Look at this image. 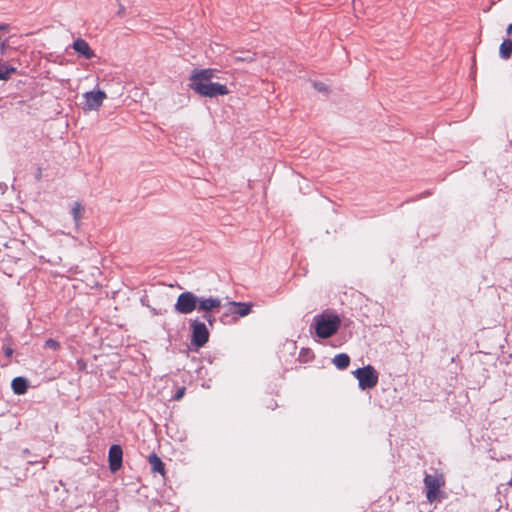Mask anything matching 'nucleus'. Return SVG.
Here are the masks:
<instances>
[{"instance_id":"obj_15","label":"nucleus","mask_w":512,"mask_h":512,"mask_svg":"<svg viewBox=\"0 0 512 512\" xmlns=\"http://www.w3.org/2000/svg\"><path fill=\"white\" fill-rule=\"evenodd\" d=\"M84 206L80 202H74L71 207V214L76 224L79 223L84 214Z\"/></svg>"},{"instance_id":"obj_18","label":"nucleus","mask_w":512,"mask_h":512,"mask_svg":"<svg viewBox=\"0 0 512 512\" xmlns=\"http://www.w3.org/2000/svg\"><path fill=\"white\" fill-rule=\"evenodd\" d=\"M314 88L319 92H324V93L328 92V87L322 82H315Z\"/></svg>"},{"instance_id":"obj_7","label":"nucleus","mask_w":512,"mask_h":512,"mask_svg":"<svg viewBox=\"0 0 512 512\" xmlns=\"http://www.w3.org/2000/svg\"><path fill=\"white\" fill-rule=\"evenodd\" d=\"M192 343L197 347L204 346L209 340V332L206 325L198 320L191 322Z\"/></svg>"},{"instance_id":"obj_21","label":"nucleus","mask_w":512,"mask_h":512,"mask_svg":"<svg viewBox=\"0 0 512 512\" xmlns=\"http://www.w3.org/2000/svg\"><path fill=\"white\" fill-rule=\"evenodd\" d=\"M4 353H5V355H6L7 357H11V356H12V354H13V349H12L11 347H6V348L4 349Z\"/></svg>"},{"instance_id":"obj_17","label":"nucleus","mask_w":512,"mask_h":512,"mask_svg":"<svg viewBox=\"0 0 512 512\" xmlns=\"http://www.w3.org/2000/svg\"><path fill=\"white\" fill-rule=\"evenodd\" d=\"M44 348L56 351L59 348V343L53 339H48L45 341Z\"/></svg>"},{"instance_id":"obj_19","label":"nucleus","mask_w":512,"mask_h":512,"mask_svg":"<svg viewBox=\"0 0 512 512\" xmlns=\"http://www.w3.org/2000/svg\"><path fill=\"white\" fill-rule=\"evenodd\" d=\"M185 387H181L177 390L176 394L174 395V400L179 401L181 400L185 395Z\"/></svg>"},{"instance_id":"obj_13","label":"nucleus","mask_w":512,"mask_h":512,"mask_svg":"<svg viewBox=\"0 0 512 512\" xmlns=\"http://www.w3.org/2000/svg\"><path fill=\"white\" fill-rule=\"evenodd\" d=\"M148 462L153 472H158L161 475L165 473V465L155 453L151 454L148 458Z\"/></svg>"},{"instance_id":"obj_3","label":"nucleus","mask_w":512,"mask_h":512,"mask_svg":"<svg viewBox=\"0 0 512 512\" xmlns=\"http://www.w3.org/2000/svg\"><path fill=\"white\" fill-rule=\"evenodd\" d=\"M353 375L358 380L359 388L367 390L374 388L378 383V373L371 365L358 368L353 372Z\"/></svg>"},{"instance_id":"obj_20","label":"nucleus","mask_w":512,"mask_h":512,"mask_svg":"<svg viewBox=\"0 0 512 512\" xmlns=\"http://www.w3.org/2000/svg\"><path fill=\"white\" fill-rule=\"evenodd\" d=\"M14 69H7L5 71L0 69V80H5L9 77L10 73L13 72Z\"/></svg>"},{"instance_id":"obj_1","label":"nucleus","mask_w":512,"mask_h":512,"mask_svg":"<svg viewBox=\"0 0 512 512\" xmlns=\"http://www.w3.org/2000/svg\"><path fill=\"white\" fill-rule=\"evenodd\" d=\"M215 73L216 70L211 68L194 69L189 77V87L203 97L214 98L228 95L230 91L225 84L212 82Z\"/></svg>"},{"instance_id":"obj_9","label":"nucleus","mask_w":512,"mask_h":512,"mask_svg":"<svg viewBox=\"0 0 512 512\" xmlns=\"http://www.w3.org/2000/svg\"><path fill=\"white\" fill-rule=\"evenodd\" d=\"M123 451L121 446L112 445L109 449V467L111 471L115 472L121 468Z\"/></svg>"},{"instance_id":"obj_22","label":"nucleus","mask_w":512,"mask_h":512,"mask_svg":"<svg viewBox=\"0 0 512 512\" xmlns=\"http://www.w3.org/2000/svg\"><path fill=\"white\" fill-rule=\"evenodd\" d=\"M506 33L507 35H512V23L508 25L507 29H506Z\"/></svg>"},{"instance_id":"obj_4","label":"nucleus","mask_w":512,"mask_h":512,"mask_svg":"<svg viewBox=\"0 0 512 512\" xmlns=\"http://www.w3.org/2000/svg\"><path fill=\"white\" fill-rule=\"evenodd\" d=\"M222 301L218 297H198V311L203 312V318L212 326L215 318L212 315L214 311H218Z\"/></svg>"},{"instance_id":"obj_8","label":"nucleus","mask_w":512,"mask_h":512,"mask_svg":"<svg viewBox=\"0 0 512 512\" xmlns=\"http://www.w3.org/2000/svg\"><path fill=\"white\" fill-rule=\"evenodd\" d=\"M85 107L89 110H96L106 98L105 92L101 90L86 92L84 95Z\"/></svg>"},{"instance_id":"obj_5","label":"nucleus","mask_w":512,"mask_h":512,"mask_svg":"<svg viewBox=\"0 0 512 512\" xmlns=\"http://www.w3.org/2000/svg\"><path fill=\"white\" fill-rule=\"evenodd\" d=\"M424 485L427 490L426 498L432 503L439 497L440 488L445 485L444 476L442 474H427L424 478Z\"/></svg>"},{"instance_id":"obj_12","label":"nucleus","mask_w":512,"mask_h":512,"mask_svg":"<svg viewBox=\"0 0 512 512\" xmlns=\"http://www.w3.org/2000/svg\"><path fill=\"white\" fill-rule=\"evenodd\" d=\"M11 386L15 394H24L28 389V380L23 377H16L12 380Z\"/></svg>"},{"instance_id":"obj_16","label":"nucleus","mask_w":512,"mask_h":512,"mask_svg":"<svg viewBox=\"0 0 512 512\" xmlns=\"http://www.w3.org/2000/svg\"><path fill=\"white\" fill-rule=\"evenodd\" d=\"M256 57H255V54H248L244 57L242 56H236L234 58L235 62H248V63H251L253 61H255Z\"/></svg>"},{"instance_id":"obj_2","label":"nucleus","mask_w":512,"mask_h":512,"mask_svg":"<svg viewBox=\"0 0 512 512\" xmlns=\"http://www.w3.org/2000/svg\"><path fill=\"white\" fill-rule=\"evenodd\" d=\"M315 333L318 337L327 339L332 337L341 325V319L336 314L322 313L313 319Z\"/></svg>"},{"instance_id":"obj_6","label":"nucleus","mask_w":512,"mask_h":512,"mask_svg":"<svg viewBox=\"0 0 512 512\" xmlns=\"http://www.w3.org/2000/svg\"><path fill=\"white\" fill-rule=\"evenodd\" d=\"M198 297L190 292L186 291L181 293L175 303V310L180 314H190L197 308Z\"/></svg>"},{"instance_id":"obj_11","label":"nucleus","mask_w":512,"mask_h":512,"mask_svg":"<svg viewBox=\"0 0 512 512\" xmlns=\"http://www.w3.org/2000/svg\"><path fill=\"white\" fill-rule=\"evenodd\" d=\"M252 305L244 302H230L227 308V315L245 317L251 312Z\"/></svg>"},{"instance_id":"obj_14","label":"nucleus","mask_w":512,"mask_h":512,"mask_svg":"<svg viewBox=\"0 0 512 512\" xmlns=\"http://www.w3.org/2000/svg\"><path fill=\"white\" fill-rule=\"evenodd\" d=\"M332 362L338 369L343 370L349 366L350 357L345 353H340L333 358Z\"/></svg>"},{"instance_id":"obj_10","label":"nucleus","mask_w":512,"mask_h":512,"mask_svg":"<svg viewBox=\"0 0 512 512\" xmlns=\"http://www.w3.org/2000/svg\"><path fill=\"white\" fill-rule=\"evenodd\" d=\"M72 48L78 54V56L84 57L85 59H92L95 57V53L90 48L88 42L82 38H77L73 42Z\"/></svg>"}]
</instances>
